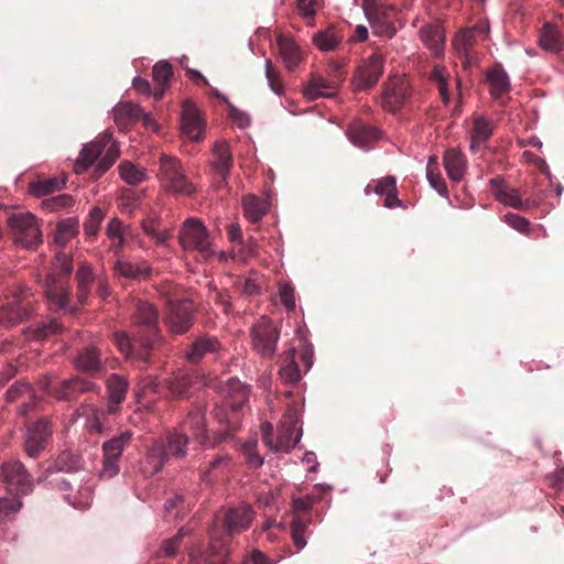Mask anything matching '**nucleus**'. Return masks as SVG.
<instances>
[{"label": "nucleus", "mask_w": 564, "mask_h": 564, "mask_svg": "<svg viewBox=\"0 0 564 564\" xmlns=\"http://www.w3.org/2000/svg\"><path fill=\"white\" fill-rule=\"evenodd\" d=\"M206 405L196 403L188 412L178 430L169 431L149 448L144 462V471L151 475L160 471L170 458H183L187 454L189 437L200 444H207L208 434L205 422Z\"/></svg>", "instance_id": "nucleus-1"}, {"label": "nucleus", "mask_w": 564, "mask_h": 564, "mask_svg": "<svg viewBox=\"0 0 564 564\" xmlns=\"http://www.w3.org/2000/svg\"><path fill=\"white\" fill-rule=\"evenodd\" d=\"M120 155L118 142L111 131L100 132L94 140L83 145L73 164L75 174L93 173L102 175L116 163Z\"/></svg>", "instance_id": "nucleus-2"}, {"label": "nucleus", "mask_w": 564, "mask_h": 564, "mask_svg": "<svg viewBox=\"0 0 564 564\" xmlns=\"http://www.w3.org/2000/svg\"><path fill=\"white\" fill-rule=\"evenodd\" d=\"M73 272V257L63 251L56 252L51 272L45 280L44 294L55 310H65L69 302V278Z\"/></svg>", "instance_id": "nucleus-3"}, {"label": "nucleus", "mask_w": 564, "mask_h": 564, "mask_svg": "<svg viewBox=\"0 0 564 564\" xmlns=\"http://www.w3.org/2000/svg\"><path fill=\"white\" fill-rule=\"evenodd\" d=\"M132 322L134 326L139 327L144 333L140 334L144 337V339L140 341L144 351L141 356L149 360L151 351L155 348L159 340V312L152 303L137 300L134 302Z\"/></svg>", "instance_id": "nucleus-4"}, {"label": "nucleus", "mask_w": 564, "mask_h": 564, "mask_svg": "<svg viewBox=\"0 0 564 564\" xmlns=\"http://www.w3.org/2000/svg\"><path fill=\"white\" fill-rule=\"evenodd\" d=\"M12 301L0 306V328H11L29 321L34 312L35 304L31 300L30 290L22 288L19 293H12Z\"/></svg>", "instance_id": "nucleus-5"}, {"label": "nucleus", "mask_w": 564, "mask_h": 564, "mask_svg": "<svg viewBox=\"0 0 564 564\" xmlns=\"http://www.w3.org/2000/svg\"><path fill=\"white\" fill-rule=\"evenodd\" d=\"M8 225L17 245L33 249L42 243V232L36 218L32 214H13L8 218Z\"/></svg>", "instance_id": "nucleus-6"}, {"label": "nucleus", "mask_w": 564, "mask_h": 564, "mask_svg": "<svg viewBox=\"0 0 564 564\" xmlns=\"http://www.w3.org/2000/svg\"><path fill=\"white\" fill-rule=\"evenodd\" d=\"M178 241L183 249L196 250L206 259L214 253L208 231L203 223L196 218L185 220L180 231Z\"/></svg>", "instance_id": "nucleus-7"}, {"label": "nucleus", "mask_w": 564, "mask_h": 564, "mask_svg": "<svg viewBox=\"0 0 564 564\" xmlns=\"http://www.w3.org/2000/svg\"><path fill=\"white\" fill-rule=\"evenodd\" d=\"M383 68L384 57L380 53L375 52L361 59L352 75L354 90L361 91L373 88L382 76Z\"/></svg>", "instance_id": "nucleus-8"}, {"label": "nucleus", "mask_w": 564, "mask_h": 564, "mask_svg": "<svg viewBox=\"0 0 564 564\" xmlns=\"http://www.w3.org/2000/svg\"><path fill=\"white\" fill-rule=\"evenodd\" d=\"M0 480L10 492L28 495L33 489L32 477L20 460L10 459L2 463Z\"/></svg>", "instance_id": "nucleus-9"}, {"label": "nucleus", "mask_w": 564, "mask_h": 564, "mask_svg": "<svg viewBox=\"0 0 564 564\" xmlns=\"http://www.w3.org/2000/svg\"><path fill=\"white\" fill-rule=\"evenodd\" d=\"M225 351L226 348L217 336L202 333L187 346L184 357L189 364L197 365L208 357L219 358Z\"/></svg>", "instance_id": "nucleus-10"}, {"label": "nucleus", "mask_w": 564, "mask_h": 564, "mask_svg": "<svg viewBox=\"0 0 564 564\" xmlns=\"http://www.w3.org/2000/svg\"><path fill=\"white\" fill-rule=\"evenodd\" d=\"M253 349L262 357H272L276 349L280 329L269 318L261 317L251 329Z\"/></svg>", "instance_id": "nucleus-11"}, {"label": "nucleus", "mask_w": 564, "mask_h": 564, "mask_svg": "<svg viewBox=\"0 0 564 564\" xmlns=\"http://www.w3.org/2000/svg\"><path fill=\"white\" fill-rule=\"evenodd\" d=\"M132 438V433L126 431L119 436L112 437L102 445L104 462L101 469V477L110 479L115 477L119 470V458L122 455L123 449L129 445Z\"/></svg>", "instance_id": "nucleus-12"}, {"label": "nucleus", "mask_w": 564, "mask_h": 564, "mask_svg": "<svg viewBox=\"0 0 564 564\" xmlns=\"http://www.w3.org/2000/svg\"><path fill=\"white\" fill-rule=\"evenodd\" d=\"M410 97V85L402 77H389L382 86L381 107L389 112L401 109Z\"/></svg>", "instance_id": "nucleus-13"}, {"label": "nucleus", "mask_w": 564, "mask_h": 564, "mask_svg": "<svg viewBox=\"0 0 564 564\" xmlns=\"http://www.w3.org/2000/svg\"><path fill=\"white\" fill-rule=\"evenodd\" d=\"M365 12L376 35L388 39L395 35L397 29L392 21L395 12L393 7L375 3L372 6H368L365 9Z\"/></svg>", "instance_id": "nucleus-14"}, {"label": "nucleus", "mask_w": 564, "mask_h": 564, "mask_svg": "<svg viewBox=\"0 0 564 564\" xmlns=\"http://www.w3.org/2000/svg\"><path fill=\"white\" fill-rule=\"evenodd\" d=\"M99 387L96 382L80 376H73L56 382V387L52 391V397L57 400L73 401L86 392H97Z\"/></svg>", "instance_id": "nucleus-15"}, {"label": "nucleus", "mask_w": 564, "mask_h": 564, "mask_svg": "<svg viewBox=\"0 0 564 564\" xmlns=\"http://www.w3.org/2000/svg\"><path fill=\"white\" fill-rule=\"evenodd\" d=\"M166 324L175 334H185L194 324V306L191 301H177L170 304Z\"/></svg>", "instance_id": "nucleus-16"}, {"label": "nucleus", "mask_w": 564, "mask_h": 564, "mask_svg": "<svg viewBox=\"0 0 564 564\" xmlns=\"http://www.w3.org/2000/svg\"><path fill=\"white\" fill-rule=\"evenodd\" d=\"M203 384V377L195 373L177 372L165 380L171 397L177 400L189 399L194 391Z\"/></svg>", "instance_id": "nucleus-17"}, {"label": "nucleus", "mask_w": 564, "mask_h": 564, "mask_svg": "<svg viewBox=\"0 0 564 564\" xmlns=\"http://www.w3.org/2000/svg\"><path fill=\"white\" fill-rule=\"evenodd\" d=\"M52 437V426L46 419H40L28 429L24 449L28 456L36 457L44 451Z\"/></svg>", "instance_id": "nucleus-18"}, {"label": "nucleus", "mask_w": 564, "mask_h": 564, "mask_svg": "<svg viewBox=\"0 0 564 564\" xmlns=\"http://www.w3.org/2000/svg\"><path fill=\"white\" fill-rule=\"evenodd\" d=\"M212 415L217 420L220 424H225L223 430L215 432L214 441L212 442V446L218 445L223 442H226L231 433L238 427L239 423V414L238 411L230 409L226 401L223 404L215 403V406L212 411Z\"/></svg>", "instance_id": "nucleus-19"}, {"label": "nucleus", "mask_w": 564, "mask_h": 564, "mask_svg": "<svg viewBox=\"0 0 564 564\" xmlns=\"http://www.w3.org/2000/svg\"><path fill=\"white\" fill-rule=\"evenodd\" d=\"M107 412L117 414L127 398L129 381L121 375L111 373L106 379Z\"/></svg>", "instance_id": "nucleus-20"}, {"label": "nucleus", "mask_w": 564, "mask_h": 564, "mask_svg": "<svg viewBox=\"0 0 564 564\" xmlns=\"http://www.w3.org/2000/svg\"><path fill=\"white\" fill-rule=\"evenodd\" d=\"M73 364L78 371L89 377H96L104 369L101 352L95 345H87L80 348Z\"/></svg>", "instance_id": "nucleus-21"}, {"label": "nucleus", "mask_w": 564, "mask_h": 564, "mask_svg": "<svg viewBox=\"0 0 564 564\" xmlns=\"http://www.w3.org/2000/svg\"><path fill=\"white\" fill-rule=\"evenodd\" d=\"M204 127V121L196 106L191 101H184L181 117L182 133L193 141H198L202 139Z\"/></svg>", "instance_id": "nucleus-22"}, {"label": "nucleus", "mask_w": 564, "mask_h": 564, "mask_svg": "<svg viewBox=\"0 0 564 564\" xmlns=\"http://www.w3.org/2000/svg\"><path fill=\"white\" fill-rule=\"evenodd\" d=\"M151 267L144 260L132 262L126 258H118L113 265V275L117 279H126L130 281H139L149 278Z\"/></svg>", "instance_id": "nucleus-23"}, {"label": "nucleus", "mask_w": 564, "mask_h": 564, "mask_svg": "<svg viewBox=\"0 0 564 564\" xmlns=\"http://www.w3.org/2000/svg\"><path fill=\"white\" fill-rule=\"evenodd\" d=\"M253 520V510L249 506L229 509L224 519V525L229 535L247 530Z\"/></svg>", "instance_id": "nucleus-24"}, {"label": "nucleus", "mask_w": 564, "mask_h": 564, "mask_svg": "<svg viewBox=\"0 0 564 564\" xmlns=\"http://www.w3.org/2000/svg\"><path fill=\"white\" fill-rule=\"evenodd\" d=\"M224 401L235 411H239L249 399V389L237 378H229L221 386Z\"/></svg>", "instance_id": "nucleus-25"}, {"label": "nucleus", "mask_w": 564, "mask_h": 564, "mask_svg": "<svg viewBox=\"0 0 564 564\" xmlns=\"http://www.w3.org/2000/svg\"><path fill=\"white\" fill-rule=\"evenodd\" d=\"M98 275L94 273V269L89 262L83 260L78 262L75 273L76 295L80 305H86L91 292V285L96 283Z\"/></svg>", "instance_id": "nucleus-26"}, {"label": "nucleus", "mask_w": 564, "mask_h": 564, "mask_svg": "<svg viewBox=\"0 0 564 564\" xmlns=\"http://www.w3.org/2000/svg\"><path fill=\"white\" fill-rule=\"evenodd\" d=\"M346 133L350 142L359 148L371 147L380 139V132L378 129L361 121H355L349 124Z\"/></svg>", "instance_id": "nucleus-27"}, {"label": "nucleus", "mask_w": 564, "mask_h": 564, "mask_svg": "<svg viewBox=\"0 0 564 564\" xmlns=\"http://www.w3.org/2000/svg\"><path fill=\"white\" fill-rule=\"evenodd\" d=\"M245 217L252 224H257L268 214L270 202L269 196L261 198L254 194H247L241 200Z\"/></svg>", "instance_id": "nucleus-28"}, {"label": "nucleus", "mask_w": 564, "mask_h": 564, "mask_svg": "<svg viewBox=\"0 0 564 564\" xmlns=\"http://www.w3.org/2000/svg\"><path fill=\"white\" fill-rule=\"evenodd\" d=\"M420 39L423 44L436 56L443 55L445 34L441 24L431 23L420 30Z\"/></svg>", "instance_id": "nucleus-29"}, {"label": "nucleus", "mask_w": 564, "mask_h": 564, "mask_svg": "<svg viewBox=\"0 0 564 564\" xmlns=\"http://www.w3.org/2000/svg\"><path fill=\"white\" fill-rule=\"evenodd\" d=\"M278 47L280 56L289 70H294L302 62L303 55L297 43L285 35H279Z\"/></svg>", "instance_id": "nucleus-30"}, {"label": "nucleus", "mask_w": 564, "mask_h": 564, "mask_svg": "<svg viewBox=\"0 0 564 564\" xmlns=\"http://www.w3.org/2000/svg\"><path fill=\"white\" fill-rule=\"evenodd\" d=\"M494 132V124L484 117H475L470 130V151L476 153L484 148Z\"/></svg>", "instance_id": "nucleus-31"}, {"label": "nucleus", "mask_w": 564, "mask_h": 564, "mask_svg": "<svg viewBox=\"0 0 564 564\" xmlns=\"http://www.w3.org/2000/svg\"><path fill=\"white\" fill-rule=\"evenodd\" d=\"M115 343L120 349L122 354L127 357L138 360L142 364H150L152 361V354L150 355V359L142 358L141 355L144 354L140 341L144 339L143 336L139 335L137 338L131 339L126 333H116L113 334Z\"/></svg>", "instance_id": "nucleus-32"}, {"label": "nucleus", "mask_w": 564, "mask_h": 564, "mask_svg": "<svg viewBox=\"0 0 564 564\" xmlns=\"http://www.w3.org/2000/svg\"><path fill=\"white\" fill-rule=\"evenodd\" d=\"M339 88L338 79L315 75L305 88V95L310 99L317 97H333Z\"/></svg>", "instance_id": "nucleus-33"}, {"label": "nucleus", "mask_w": 564, "mask_h": 564, "mask_svg": "<svg viewBox=\"0 0 564 564\" xmlns=\"http://www.w3.org/2000/svg\"><path fill=\"white\" fill-rule=\"evenodd\" d=\"M539 45L544 51L560 53L564 48V35L555 24L546 22L540 30Z\"/></svg>", "instance_id": "nucleus-34"}, {"label": "nucleus", "mask_w": 564, "mask_h": 564, "mask_svg": "<svg viewBox=\"0 0 564 564\" xmlns=\"http://www.w3.org/2000/svg\"><path fill=\"white\" fill-rule=\"evenodd\" d=\"M22 399L29 400L21 409L22 414H26L36 403L34 391L26 380L15 381L6 392V400L8 402H15Z\"/></svg>", "instance_id": "nucleus-35"}, {"label": "nucleus", "mask_w": 564, "mask_h": 564, "mask_svg": "<svg viewBox=\"0 0 564 564\" xmlns=\"http://www.w3.org/2000/svg\"><path fill=\"white\" fill-rule=\"evenodd\" d=\"M295 422L292 419L282 421L278 427L274 452L289 453L300 441V434L295 435Z\"/></svg>", "instance_id": "nucleus-36"}, {"label": "nucleus", "mask_w": 564, "mask_h": 564, "mask_svg": "<svg viewBox=\"0 0 564 564\" xmlns=\"http://www.w3.org/2000/svg\"><path fill=\"white\" fill-rule=\"evenodd\" d=\"M490 184L497 199L502 204L518 209L528 207V204L522 202L518 189L507 187L503 184V178H490Z\"/></svg>", "instance_id": "nucleus-37"}, {"label": "nucleus", "mask_w": 564, "mask_h": 564, "mask_svg": "<svg viewBox=\"0 0 564 564\" xmlns=\"http://www.w3.org/2000/svg\"><path fill=\"white\" fill-rule=\"evenodd\" d=\"M112 113L117 126L127 129L141 118L142 109L138 105L127 101L118 104Z\"/></svg>", "instance_id": "nucleus-38"}, {"label": "nucleus", "mask_w": 564, "mask_h": 564, "mask_svg": "<svg viewBox=\"0 0 564 564\" xmlns=\"http://www.w3.org/2000/svg\"><path fill=\"white\" fill-rule=\"evenodd\" d=\"M487 82L490 86V94L495 99H500L510 91L509 76L500 65H496L487 72Z\"/></svg>", "instance_id": "nucleus-39"}, {"label": "nucleus", "mask_w": 564, "mask_h": 564, "mask_svg": "<svg viewBox=\"0 0 564 564\" xmlns=\"http://www.w3.org/2000/svg\"><path fill=\"white\" fill-rule=\"evenodd\" d=\"M212 165L214 171L223 176L229 173L232 165V155L226 141H217L215 143Z\"/></svg>", "instance_id": "nucleus-40"}, {"label": "nucleus", "mask_w": 564, "mask_h": 564, "mask_svg": "<svg viewBox=\"0 0 564 564\" xmlns=\"http://www.w3.org/2000/svg\"><path fill=\"white\" fill-rule=\"evenodd\" d=\"M476 44V39L471 30L459 31L453 40V46L458 53L462 64L465 68L471 63L469 50Z\"/></svg>", "instance_id": "nucleus-41"}, {"label": "nucleus", "mask_w": 564, "mask_h": 564, "mask_svg": "<svg viewBox=\"0 0 564 564\" xmlns=\"http://www.w3.org/2000/svg\"><path fill=\"white\" fill-rule=\"evenodd\" d=\"M85 462L77 451L64 449L54 462V468L58 471L76 473L84 469Z\"/></svg>", "instance_id": "nucleus-42"}, {"label": "nucleus", "mask_w": 564, "mask_h": 564, "mask_svg": "<svg viewBox=\"0 0 564 564\" xmlns=\"http://www.w3.org/2000/svg\"><path fill=\"white\" fill-rule=\"evenodd\" d=\"M231 458L227 454L217 455L205 467L202 474L203 481L213 484L230 468Z\"/></svg>", "instance_id": "nucleus-43"}, {"label": "nucleus", "mask_w": 564, "mask_h": 564, "mask_svg": "<svg viewBox=\"0 0 564 564\" xmlns=\"http://www.w3.org/2000/svg\"><path fill=\"white\" fill-rule=\"evenodd\" d=\"M79 232V221L77 218H66L57 223L54 242L59 247H65L68 241L76 237Z\"/></svg>", "instance_id": "nucleus-44"}, {"label": "nucleus", "mask_w": 564, "mask_h": 564, "mask_svg": "<svg viewBox=\"0 0 564 564\" xmlns=\"http://www.w3.org/2000/svg\"><path fill=\"white\" fill-rule=\"evenodd\" d=\"M83 414L86 415V427L90 433L102 434L106 430V419L110 415L106 409H99L95 405L84 408Z\"/></svg>", "instance_id": "nucleus-45"}, {"label": "nucleus", "mask_w": 564, "mask_h": 564, "mask_svg": "<svg viewBox=\"0 0 564 564\" xmlns=\"http://www.w3.org/2000/svg\"><path fill=\"white\" fill-rule=\"evenodd\" d=\"M191 497L183 494H175L164 505V517L167 521L185 516L191 509Z\"/></svg>", "instance_id": "nucleus-46"}, {"label": "nucleus", "mask_w": 564, "mask_h": 564, "mask_svg": "<svg viewBox=\"0 0 564 564\" xmlns=\"http://www.w3.org/2000/svg\"><path fill=\"white\" fill-rule=\"evenodd\" d=\"M312 40L318 50L328 52L334 51L338 46L343 36L335 26H329L326 30L315 33Z\"/></svg>", "instance_id": "nucleus-47"}, {"label": "nucleus", "mask_w": 564, "mask_h": 564, "mask_svg": "<svg viewBox=\"0 0 564 564\" xmlns=\"http://www.w3.org/2000/svg\"><path fill=\"white\" fill-rule=\"evenodd\" d=\"M66 178H36L29 184V191L36 197L46 196L65 186Z\"/></svg>", "instance_id": "nucleus-48"}, {"label": "nucleus", "mask_w": 564, "mask_h": 564, "mask_svg": "<svg viewBox=\"0 0 564 564\" xmlns=\"http://www.w3.org/2000/svg\"><path fill=\"white\" fill-rule=\"evenodd\" d=\"M444 166L447 172V176H462L465 172V158L463 153L457 149H448L444 153Z\"/></svg>", "instance_id": "nucleus-49"}, {"label": "nucleus", "mask_w": 564, "mask_h": 564, "mask_svg": "<svg viewBox=\"0 0 564 564\" xmlns=\"http://www.w3.org/2000/svg\"><path fill=\"white\" fill-rule=\"evenodd\" d=\"M63 326L56 319L37 323L34 327L29 328L31 338L35 340H45L53 335L61 333Z\"/></svg>", "instance_id": "nucleus-50"}, {"label": "nucleus", "mask_w": 564, "mask_h": 564, "mask_svg": "<svg viewBox=\"0 0 564 564\" xmlns=\"http://www.w3.org/2000/svg\"><path fill=\"white\" fill-rule=\"evenodd\" d=\"M295 350L291 349L285 358V365L280 369L281 379L289 384L296 383L301 380V371L294 359Z\"/></svg>", "instance_id": "nucleus-51"}, {"label": "nucleus", "mask_w": 564, "mask_h": 564, "mask_svg": "<svg viewBox=\"0 0 564 564\" xmlns=\"http://www.w3.org/2000/svg\"><path fill=\"white\" fill-rule=\"evenodd\" d=\"M105 214L99 207H93L84 223V234L89 240L96 239Z\"/></svg>", "instance_id": "nucleus-52"}, {"label": "nucleus", "mask_w": 564, "mask_h": 564, "mask_svg": "<svg viewBox=\"0 0 564 564\" xmlns=\"http://www.w3.org/2000/svg\"><path fill=\"white\" fill-rule=\"evenodd\" d=\"M376 192L379 195H386L384 205L389 208L398 206L401 202L397 197L395 178H384L376 185Z\"/></svg>", "instance_id": "nucleus-53"}, {"label": "nucleus", "mask_w": 564, "mask_h": 564, "mask_svg": "<svg viewBox=\"0 0 564 564\" xmlns=\"http://www.w3.org/2000/svg\"><path fill=\"white\" fill-rule=\"evenodd\" d=\"M308 528V523L306 520L301 517H296L291 522V538L292 542L296 549V552L301 551L306 545V530Z\"/></svg>", "instance_id": "nucleus-54"}, {"label": "nucleus", "mask_w": 564, "mask_h": 564, "mask_svg": "<svg viewBox=\"0 0 564 564\" xmlns=\"http://www.w3.org/2000/svg\"><path fill=\"white\" fill-rule=\"evenodd\" d=\"M187 534H189V530H187L185 528H181L176 535H174L171 539L165 540L162 543L161 549L156 553V558H162L164 556L171 557V556L175 555L181 545L182 539L184 536H186Z\"/></svg>", "instance_id": "nucleus-55"}, {"label": "nucleus", "mask_w": 564, "mask_h": 564, "mask_svg": "<svg viewBox=\"0 0 564 564\" xmlns=\"http://www.w3.org/2000/svg\"><path fill=\"white\" fill-rule=\"evenodd\" d=\"M258 442L256 440L247 441L242 445V454L249 468H259L263 465V457L258 453Z\"/></svg>", "instance_id": "nucleus-56"}, {"label": "nucleus", "mask_w": 564, "mask_h": 564, "mask_svg": "<svg viewBox=\"0 0 564 564\" xmlns=\"http://www.w3.org/2000/svg\"><path fill=\"white\" fill-rule=\"evenodd\" d=\"M162 186L172 193L191 195L195 192V186L188 182V178H163Z\"/></svg>", "instance_id": "nucleus-57"}, {"label": "nucleus", "mask_w": 564, "mask_h": 564, "mask_svg": "<svg viewBox=\"0 0 564 564\" xmlns=\"http://www.w3.org/2000/svg\"><path fill=\"white\" fill-rule=\"evenodd\" d=\"M142 228L159 245H164L170 238V232L166 229H160L159 224L154 219L143 220Z\"/></svg>", "instance_id": "nucleus-58"}, {"label": "nucleus", "mask_w": 564, "mask_h": 564, "mask_svg": "<svg viewBox=\"0 0 564 564\" xmlns=\"http://www.w3.org/2000/svg\"><path fill=\"white\" fill-rule=\"evenodd\" d=\"M265 77L272 91L276 95H282L284 93V86L280 78V73L270 59L265 61Z\"/></svg>", "instance_id": "nucleus-59"}, {"label": "nucleus", "mask_w": 564, "mask_h": 564, "mask_svg": "<svg viewBox=\"0 0 564 564\" xmlns=\"http://www.w3.org/2000/svg\"><path fill=\"white\" fill-rule=\"evenodd\" d=\"M160 171L163 176H184L180 161L167 155H162L160 158Z\"/></svg>", "instance_id": "nucleus-60"}, {"label": "nucleus", "mask_w": 564, "mask_h": 564, "mask_svg": "<svg viewBox=\"0 0 564 564\" xmlns=\"http://www.w3.org/2000/svg\"><path fill=\"white\" fill-rule=\"evenodd\" d=\"M152 74L158 84L165 86L173 75L172 66L167 62H159L154 65Z\"/></svg>", "instance_id": "nucleus-61"}, {"label": "nucleus", "mask_w": 564, "mask_h": 564, "mask_svg": "<svg viewBox=\"0 0 564 564\" xmlns=\"http://www.w3.org/2000/svg\"><path fill=\"white\" fill-rule=\"evenodd\" d=\"M322 4L323 0H296V8L305 19L314 18Z\"/></svg>", "instance_id": "nucleus-62"}, {"label": "nucleus", "mask_w": 564, "mask_h": 564, "mask_svg": "<svg viewBox=\"0 0 564 564\" xmlns=\"http://www.w3.org/2000/svg\"><path fill=\"white\" fill-rule=\"evenodd\" d=\"M279 296L281 303L288 311L295 308V293L290 283H279Z\"/></svg>", "instance_id": "nucleus-63"}, {"label": "nucleus", "mask_w": 564, "mask_h": 564, "mask_svg": "<svg viewBox=\"0 0 564 564\" xmlns=\"http://www.w3.org/2000/svg\"><path fill=\"white\" fill-rule=\"evenodd\" d=\"M74 204V199L68 194H61L50 199L42 202L43 207L48 210H58L61 208L70 207Z\"/></svg>", "instance_id": "nucleus-64"}]
</instances>
